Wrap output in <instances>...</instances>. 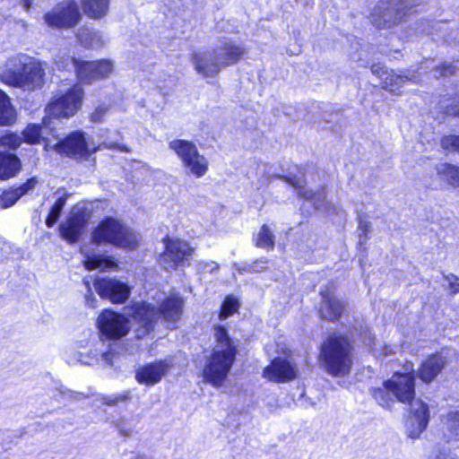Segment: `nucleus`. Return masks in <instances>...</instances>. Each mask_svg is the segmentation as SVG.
Segmentation results:
<instances>
[{
	"label": "nucleus",
	"mask_w": 459,
	"mask_h": 459,
	"mask_svg": "<svg viewBox=\"0 0 459 459\" xmlns=\"http://www.w3.org/2000/svg\"><path fill=\"white\" fill-rule=\"evenodd\" d=\"M215 345L203 369L206 383L214 387L221 386L236 359L237 349L225 327L218 325L214 329Z\"/></svg>",
	"instance_id": "1"
},
{
	"label": "nucleus",
	"mask_w": 459,
	"mask_h": 459,
	"mask_svg": "<svg viewBox=\"0 0 459 459\" xmlns=\"http://www.w3.org/2000/svg\"><path fill=\"white\" fill-rule=\"evenodd\" d=\"M320 359L330 375H347L352 365L351 345L349 340L335 333L328 335L321 345Z\"/></svg>",
	"instance_id": "2"
},
{
	"label": "nucleus",
	"mask_w": 459,
	"mask_h": 459,
	"mask_svg": "<svg viewBox=\"0 0 459 459\" xmlns=\"http://www.w3.org/2000/svg\"><path fill=\"white\" fill-rule=\"evenodd\" d=\"M94 244H112L118 247L134 249L138 246L139 235L113 218L103 220L91 234Z\"/></svg>",
	"instance_id": "3"
},
{
	"label": "nucleus",
	"mask_w": 459,
	"mask_h": 459,
	"mask_svg": "<svg viewBox=\"0 0 459 459\" xmlns=\"http://www.w3.org/2000/svg\"><path fill=\"white\" fill-rule=\"evenodd\" d=\"M184 300L179 296H170L167 298L157 309L151 304L143 303L135 307V318L145 328V332L153 329L154 324L160 316L168 323H175L182 316Z\"/></svg>",
	"instance_id": "4"
},
{
	"label": "nucleus",
	"mask_w": 459,
	"mask_h": 459,
	"mask_svg": "<svg viewBox=\"0 0 459 459\" xmlns=\"http://www.w3.org/2000/svg\"><path fill=\"white\" fill-rule=\"evenodd\" d=\"M82 100L83 90L82 86L74 84L67 90H58L45 110L49 117L68 118L78 112L82 107Z\"/></svg>",
	"instance_id": "5"
},
{
	"label": "nucleus",
	"mask_w": 459,
	"mask_h": 459,
	"mask_svg": "<svg viewBox=\"0 0 459 459\" xmlns=\"http://www.w3.org/2000/svg\"><path fill=\"white\" fill-rule=\"evenodd\" d=\"M411 9L409 0H381L371 13V21L379 29L391 28L401 22Z\"/></svg>",
	"instance_id": "6"
},
{
	"label": "nucleus",
	"mask_w": 459,
	"mask_h": 459,
	"mask_svg": "<svg viewBox=\"0 0 459 459\" xmlns=\"http://www.w3.org/2000/svg\"><path fill=\"white\" fill-rule=\"evenodd\" d=\"M194 251L195 248L186 240L168 238L165 250L159 257V264L167 271L186 266L190 264Z\"/></svg>",
	"instance_id": "7"
},
{
	"label": "nucleus",
	"mask_w": 459,
	"mask_h": 459,
	"mask_svg": "<svg viewBox=\"0 0 459 459\" xmlns=\"http://www.w3.org/2000/svg\"><path fill=\"white\" fill-rule=\"evenodd\" d=\"M82 19L79 6L74 0H64L44 15L45 22L56 29H71Z\"/></svg>",
	"instance_id": "8"
},
{
	"label": "nucleus",
	"mask_w": 459,
	"mask_h": 459,
	"mask_svg": "<svg viewBox=\"0 0 459 459\" xmlns=\"http://www.w3.org/2000/svg\"><path fill=\"white\" fill-rule=\"evenodd\" d=\"M54 149L59 154L74 159H81L97 152L100 149V146H91L86 140L85 134L83 132L74 131L56 143L54 145Z\"/></svg>",
	"instance_id": "9"
},
{
	"label": "nucleus",
	"mask_w": 459,
	"mask_h": 459,
	"mask_svg": "<svg viewBox=\"0 0 459 459\" xmlns=\"http://www.w3.org/2000/svg\"><path fill=\"white\" fill-rule=\"evenodd\" d=\"M385 385L398 402L411 404L415 401V383L411 376L395 372L390 379L385 381Z\"/></svg>",
	"instance_id": "10"
},
{
	"label": "nucleus",
	"mask_w": 459,
	"mask_h": 459,
	"mask_svg": "<svg viewBox=\"0 0 459 459\" xmlns=\"http://www.w3.org/2000/svg\"><path fill=\"white\" fill-rule=\"evenodd\" d=\"M98 325L102 333L112 339L123 337L130 329L129 321L111 310H105L99 316Z\"/></svg>",
	"instance_id": "11"
},
{
	"label": "nucleus",
	"mask_w": 459,
	"mask_h": 459,
	"mask_svg": "<svg viewBox=\"0 0 459 459\" xmlns=\"http://www.w3.org/2000/svg\"><path fill=\"white\" fill-rule=\"evenodd\" d=\"M172 366L171 359L145 364L135 370V380L141 385L152 386L161 381Z\"/></svg>",
	"instance_id": "12"
},
{
	"label": "nucleus",
	"mask_w": 459,
	"mask_h": 459,
	"mask_svg": "<svg viewBox=\"0 0 459 459\" xmlns=\"http://www.w3.org/2000/svg\"><path fill=\"white\" fill-rule=\"evenodd\" d=\"M74 61L78 78L85 83H92L95 81L107 78L113 71L112 63L108 60L81 63Z\"/></svg>",
	"instance_id": "13"
},
{
	"label": "nucleus",
	"mask_w": 459,
	"mask_h": 459,
	"mask_svg": "<svg viewBox=\"0 0 459 459\" xmlns=\"http://www.w3.org/2000/svg\"><path fill=\"white\" fill-rule=\"evenodd\" d=\"M94 286L102 299H108L113 303H124L129 297L128 285L117 279H97Z\"/></svg>",
	"instance_id": "14"
},
{
	"label": "nucleus",
	"mask_w": 459,
	"mask_h": 459,
	"mask_svg": "<svg viewBox=\"0 0 459 459\" xmlns=\"http://www.w3.org/2000/svg\"><path fill=\"white\" fill-rule=\"evenodd\" d=\"M428 405L420 400L411 403V413L406 420L405 428L409 437L415 439L426 429L429 423Z\"/></svg>",
	"instance_id": "15"
},
{
	"label": "nucleus",
	"mask_w": 459,
	"mask_h": 459,
	"mask_svg": "<svg viewBox=\"0 0 459 459\" xmlns=\"http://www.w3.org/2000/svg\"><path fill=\"white\" fill-rule=\"evenodd\" d=\"M298 368L294 363L283 358H275L264 368L263 376L270 381L283 383L298 377Z\"/></svg>",
	"instance_id": "16"
},
{
	"label": "nucleus",
	"mask_w": 459,
	"mask_h": 459,
	"mask_svg": "<svg viewBox=\"0 0 459 459\" xmlns=\"http://www.w3.org/2000/svg\"><path fill=\"white\" fill-rule=\"evenodd\" d=\"M282 178H284L288 184L296 188L299 197L313 201L315 209L329 212L330 209L333 207L331 204L326 202L324 188L318 192H314L311 189L305 188L306 182L303 177L291 176L282 177Z\"/></svg>",
	"instance_id": "17"
},
{
	"label": "nucleus",
	"mask_w": 459,
	"mask_h": 459,
	"mask_svg": "<svg viewBox=\"0 0 459 459\" xmlns=\"http://www.w3.org/2000/svg\"><path fill=\"white\" fill-rule=\"evenodd\" d=\"M31 57L25 54H19L10 57L0 73L1 81L13 87H18Z\"/></svg>",
	"instance_id": "18"
},
{
	"label": "nucleus",
	"mask_w": 459,
	"mask_h": 459,
	"mask_svg": "<svg viewBox=\"0 0 459 459\" xmlns=\"http://www.w3.org/2000/svg\"><path fill=\"white\" fill-rule=\"evenodd\" d=\"M221 68L233 65L245 54V48L231 40H223L212 49Z\"/></svg>",
	"instance_id": "19"
},
{
	"label": "nucleus",
	"mask_w": 459,
	"mask_h": 459,
	"mask_svg": "<svg viewBox=\"0 0 459 459\" xmlns=\"http://www.w3.org/2000/svg\"><path fill=\"white\" fill-rule=\"evenodd\" d=\"M86 221L85 212L79 208H74L66 221L59 226L61 236L70 242L77 241Z\"/></svg>",
	"instance_id": "20"
},
{
	"label": "nucleus",
	"mask_w": 459,
	"mask_h": 459,
	"mask_svg": "<svg viewBox=\"0 0 459 459\" xmlns=\"http://www.w3.org/2000/svg\"><path fill=\"white\" fill-rule=\"evenodd\" d=\"M45 75L46 74L42 64L31 57L17 88L28 91L40 89L44 84Z\"/></svg>",
	"instance_id": "21"
},
{
	"label": "nucleus",
	"mask_w": 459,
	"mask_h": 459,
	"mask_svg": "<svg viewBox=\"0 0 459 459\" xmlns=\"http://www.w3.org/2000/svg\"><path fill=\"white\" fill-rule=\"evenodd\" d=\"M191 61L203 77H215L221 71L212 50L194 53Z\"/></svg>",
	"instance_id": "22"
},
{
	"label": "nucleus",
	"mask_w": 459,
	"mask_h": 459,
	"mask_svg": "<svg viewBox=\"0 0 459 459\" xmlns=\"http://www.w3.org/2000/svg\"><path fill=\"white\" fill-rule=\"evenodd\" d=\"M447 364V359L441 353L429 356L418 369L417 375L424 383L432 382Z\"/></svg>",
	"instance_id": "23"
},
{
	"label": "nucleus",
	"mask_w": 459,
	"mask_h": 459,
	"mask_svg": "<svg viewBox=\"0 0 459 459\" xmlns=\"http://www.w3.org/2000/svg\"><path fill=\"white\" fill-rule=\"evenodd\" d=\"M320 294L322 296L319 307L321 317L329 321L337 320L344 310V302L329 291H321Z\"/></svg>",
	"instance_id": "24"
},
{
	"label": "nucleus",
	"mask_w": 459,
	"mask_h": 459,
	"mask_svg": "<svg viewBox=\"0 0 459 459\" xmlns=\"http://www.w3.org/2000/svg\"><path fill=\"white\" fill-rule=\"evenodd\" d=\"M37 183L36 178H31L18 187L4 191L0 195V210L13 206L22 195L32 191Z\"/></svg>",
	"instance_id": "25"
},
{
	"label": "nucleus",
	"mask_w": 459,
	"mask_h": 459,
	"mask_svg": "<svg viewBox=\"0 0 459 459\" xmlns=\"http://www.w3.org/2000/svg\"><path fill=\"white\" fill-rule=\"evenodd\" d=\"M20 159L13 153L0 150V179L7 180L15 177L21 170Z\"/></svg>",
	"instance_id": "26"
},
{
	"label": "nucleus",
	"mask_w": 459,
	"mask_h": 459,
	"mask_svg": "<svg viewBox=\"0 0 459 459\" xmlns=\"http://www.w3.org/2000/svg\"><path fill=\"white\" fill-rule=\"evenodd\" d=\"M16 119L17 113L11 102V98L0 90V126H13Z\"/></svg>",
	"instance_id": "27"
},
{
	"label": "nucleus",
	"mask_w": 459,
	"mask_h": 459,
	"mask_svg": "<svg viewBox=\"0 0 459 459\" xmlns=\"http://www.w3.org/2000/svg\"><path fill=\"white\" fill-rule=\"evenodd\" d=\"M169 146L176 152L183 165L198 152L195 144L187 140L176 139L171 141Z\"/></svg>",
	"instance_id": "28"
},
{
	"label": "nucleus",
	"mask_w": 459,
	"mask_h": 459,
	"mask_svg": "<svg viewBox=\"0 0 459 459\" xmlns=\"http://www.w3.org/2000/svg\"><path fill=\"white\" fill-rule=\"evenodd\" d=\"M83 13L91 19L104 17L109 6V0H81Z\"/></svg>",
	"instance_id": "29"
},
{
	"label": "nucleus",
	"mask_w": 459,
	"mask_h": 459,
	"mask_svg": "<svg viewBox=\"0 0 459 459\" xmlns=\"http://www.w3.org/2000/svg\"><path fill=\"white\" fill-rule=\"evenodd\" d=\"M438 177L447 184L459 187V167L449 163H439L436 166Z\"/></svg>",
	"instance_id": "30"
},
{
	"label": "nucleus",
	"mask_w": 459,
	"mask_h": 459,
	"mask_svg": "<svg viewBox=\"0 0 459 459\" xmlns=\"http://www.w3.org/2000/svg\"><path fill=\"white\" fill-rule=\"evenodd\" d=\"M85 257L84 264L89 270L100 269V271H108L117 267L116 263L111 256L91 255H86Z\"/></svg>",
	"instance_id": "31"
},
{
	"label": "nucleus",
	"mask_w": 459,
	"mask_h": 459,
	"mask_svg": "<svg viewBox=\"0 0 459 459\" xmlns=\"http://www.w3.org/2000/svg\"><path fill=\"white\" fill-rule=\"evenodd\" d=\"M207 159L199 153V152L183 166L192 175L196 178H202L208 170Z\"/></svg>",
	"instance_id": "32"
},
{
	"label": "nucleus",
	"mask_w": 459,
	"mask_h": 459,
	"mask_svg": "<svg viewBox=\"0 0 459 459\" xmlns=\"http://www.w3.org/2000/svg\"><path fill=\"white\" fill-rule=\"evenodd\" d=\"M77 38L85 48H98L103 45L100 34L86 27H82L78 30Z\"/></svg>",
	"instance_id": "33"
},
{
	"label": "nucleus",
	"mask_w": 459,
	"mask_h": 459,
	"mask_svg": "<svg viewBox=\"0 0 459 459\" xmlns=\"http://www.w3.org/2000/svg\"><path fill=\"white\" fill-rule=\"evenodd\" d=\"M274 239L275 237L273 233L266 224H264L257 236L255 238V242L257 247L272 250L274 247Z\"/></svg>",
	"instance_id": "34"
},
{
	"label": "nucleus",
	"mask_w": 459,
	"mask_h": 459,
	"mask_svg": "<svg viewBox=\"0 0 459 459\" xmlns=\"http://www.w3.org/2000/svg\"><path fill=\"white\" fill-rule=\"evenodd\" d=\"M45 126L39 124H30L22 131V136L23 142L30 144H36L40 142L42 138L43 129Z\"/></svg>",
	"instance_id": "35"
},
{
	"label": "nucleus",
	"mask_w": 459,
	"mask_h": 459,
	"mask_svg": "<svg viewBox=\"0 0 459 459\" xmlns=\"http://www.w3.org/2000/svg\"><path fill=\"white\" fill-rule=\"evenodd\" d=\"M409 80L411 79L408 76L397 74L391 71L384 79V88L396 93L403 84Z\"/></svg>",
	"instance_id": "36"
},
{
	"label": "nucleus",
	"mask_w": 459,
	"mask_h": 459,
	"mask_svg": "<svg viewBox=\"0 0 459 459\" xmlns=\"http://www.w3.org/2000/svg\"><path fill=\"white\" fill-rule=\"evenodd\" d=\"M23 143L22 134L17 133H6L0 137V150L8 149L15 151Z\"/></svg>",
	"instance_id": "37"
},
{
	"label": "nucleus",
	"mask_w": 459,
	"mask_h": 459,
	"mask_svg": "<svg viewBox=\"0 0 459 459\" xmlns=\"http://www.w3.org/2000/svg\"><path fill=\"white\" fill-rule=\"evenodd\" d=\"M131 400V392L129 390L124 391L120 394L111 395H102L100 401L108 406H117L119 403H125Z\"/></svg>",
	"instance_id": "38"
},
{
	"label": "nucleus",
	"mask_w": 459,
	"mask_h": 459,
	"mask_svg": "<svg viewBox=\"0 0 459 459\" xmlns=\"http://www.w3.org/2000/svg\"><path fill=\"white\" fill-rule=\"evenodd\" d=\"M65 203H66L65 196H61L56 201V203L54 204V205L52 206V208L48 213V216L46 219V225L48 228L53 227L54 224L56 222Z\"/></svg>",
	"instance_id": "39"
},
{
	"label": "nucleus",
	"mask_w": 459,
	"mask_h": 459,
	"mask_svg": "<svg viewBox=\"0 0 459 459\" xmlns=\"http://www.w3.org/2000/svg\"><path fill=\"white\" fill-rule=\"evenodd\" d=\"M372 395L374 399L377 402V403L382 407H389L391 402L394 401V396L392 395L391 392L386 388L385 383L383 384L382 388L373 389Z\"/></svg>",
	"instance_id": "40"
},
{
	"label": "nucleus",
	"mask_w": 459,
	"mask_h": 459,
	"mask_svg": "<svg viewBox=\"0 0 459 459\" xmlns=\"http://www.w3.org/2000/svg\"><path fill=\"white\" fill-rule=\"evenodd\" d=\"M447 429L449 440H459V412H450L447 416Z\"/></svg>",
	"instance_id": "41"
},
{
	"label": "nucleus",
	"mask_w": 459,
	"mask_h": 459,
	"mask_svg": "<svg viewBox=\"0 0 459 459\" xmlns=\"http://www.w3.org/2000/svg\"><path fill=\"white\" fill-rule=\"evenodd\" d=\"M238 308V301L237 299L233 298L232 296H229L224 300L221 313H220V319L224 320L228 318L230 316H231L234 312H236Z\"/></svg>",
	"instance_id": "42"
},
{
	"label": "nucleus",
	"mask_w": 459,
	"mask_h": 459,
	"mask_svg": "<svg viewBox=\"0 0 459 459\" xmlns=\"http://www.w3.org/2000/svg\"><path fill=\"white\" fill-rule=\"evenodd\" d=\"M441 147L446 151L459 152V135H445L440 141Z\"/></svg>",
	"instance_id": "43"
},
{
	"label": "nucleus",
	"mask_w": 459,
	"mask_h": 459,
	"mask_svg": "<svg viewBox=\"0 0 459 459\" xmlns=\"http://www.w3.org/2000/svg\"><path fill=\"white\" fill-rule=\"evenodd\" d=\"M268 261L265 258L256 260L252 264H247L243 268L239 267L238 270L239 273L247 272L249 273H260L266 269Z\"/></svg>",
	"instance_id": "44"
},
{
	"label": "nucleus",
	"mask_w": 459,
	"mask_h": 459,
	"mask_svg": "<svg viewBox=\"0 0 459 459\" xmlns=\"http://www.w3.org/2000/svg\"><path fill=\"white\" fill-rule=\"evenodd\" d=\"M108 111V107L105 105L98 106L95 110L91 114L90 119L93 123H100L103 121L104 117Z\"/></svg>",
	"instance_id": "45"
},
{
	"label": "nucleus",
	"mask_w": 459,
	"mask_h": 459,
	"mask_svg": "<svg viewBox=\"0 0 459 459\" xmlns=\"http://www.w3.org/2000/svg\"><path fill=\"white\" fill-rule=\"evenodd\" d=\"M197 267L201 273H214L219 270L220 265L214 261H201L197 264Z\"/></svg>",
	"instance_id": "46"
},
{
	"label": "nucleus",
	"mask_w": 459,
	"mask_h": 459,
	"mask_svg": "<svg viewBox=\"0 0 459 459\" xmlns=\"http://www.w3.org/2000/svg\"><path fill=\"white\" fill-rule=\"evenodd\" d=\"M117 429L118 430L119 434L124 437H130L133 433V428L126 422L123 420H118L115 424Z\"/></svg>",
	"instance_id": "47"
},
{
	"label": "nucleus",
	"mask_w": 459,
	"mask_h": 459,
	"mask_svg": "<svg viewBox=\"0 0 459 459\" xmlns=\"http://www.w3.org/2000/svg\"><path fill=\"white\" fill-rule=\"evenodd\" d=\"M445 278L448 281L450 291L454 294L459 293V278L452 273Z\"/></svg>",
	"instance_id": "48"
},
{
	"label": "nucleus",
	"mask_w": 459,
	"mask_h": 459,
	"mask_svg": "<svg viewBox=\"0 0 459 459\" xmlns=\"http://www.w3.org/2000/svg\"><path fill=\"white\" fill-rule=\"evenodd\" d=\"M439 76H450L455 74V67L450 63H444L441 66L437 69Z\"/></svg>",
	"instance_id": "49"
},
{
	"label": "nucleus",
	"mask_w": 459,
	"mask_h": 459,
	"mask_svg": "<svg viewBox=\"0 0 459 459\" xmlns=\"http://www.w3.org/2000/svg\"><path fill=\"white\" fill-rule=\"evenodd\" d=\"M360 336L365 345L371 347L374 344V336L367 327L360 331Z\"/></svg>",
	"instance_id": "50"
},
{
	"label": "nucleus",
	"mask_w": 459,
	"mask_h": 459,
	"mask_svg": "<svg viewBox=\"0 0 459 459\" xmlns=\"http://www.w3.org/2000/svg\"><path fill=\"white\" fill-rule=\"evenodd\" d=\"M372 74L377 75L378 77H382L384 74H387L386 68L381 64H376L371 66Z\"/></svg>",
	"instance_id": "51"
},
{
	"label": "nucleus",
	"mask_w": 459,
	"mask_h": 459,
	"mask_svg": "<svg viewBox=\"0 0 459 459\" xmlns=\"http://www.w3.org/2000/svg\"><path fill=\"white\" fill-rule=\"evenodd\" d=\"M446 112L448 116L459 117V102H454L452 105L448 106Z\"/></svg>",
	"instance_id": "52"
},
{
	"label": "nucleus",
	"mask_w": 459,
	"mask_h": 459,
	"mask_svg": "<svg viewBox=\"0 0 459 459\" xmlns=\"http://www.w3.org/2000/svg\"><path fill=\"white\" fill-rule=\"evenodd\" d=\"M102 145L107 148V149H110V150H113V149H117L121 152H128V148L126 146V145H120L118 143H103Z\"/></svg>",
	"instance_id": "53"
},
{
	"label": "nucleus",
	"mask_w": 459,
	"mask_h": 459,
	"mask_svg": "<svg viewBox=\"0 0 459 459\" xmlns=\"http://www.w3.org/2000/svg\"><path fill=\"white\" fill-rule=\"evenodd\" d=\"M86 284H87V288H88V293L85 295V299H86L87 305L91 307H95L94 302L96 301L95 297L89 286V282H86Z\"/></svg>",
	"instance_id": "54"
},
{
	"label": "nucleus",
	"mask_w": 459,
	"mask_h": 459,
	"mask_svg": "<svg viewBox=\"0 0 459 459\" xmlns=\"http://www.w3.org/2000/svg\"><path fill=\"white\" fill-rule=\"evenodd\" d=\"M401 375H409L411 376L414 378V368L413 364L411 362H407L403 366V371L400 372Z\"/></svg>",
	"instance_id": "55"
},
{
	"label": "nucleus",
	"mask_w": 459,
	"mask_h": 459,
	"mask_svg": "<svg viewBox=\"0 0 459 459\" xmlns=\"http://www.w3.org/2000/svg\"><path fill=\"white\" fill-rule=\"evenodd\" d=\"M102 359L105 361L108 365H112V359L114 357V354L111 352H105L102 354Z\"/></svg>",
	"instance_id": "56"
},
{
	"label": "nucleus",
	"mask_w": 459,
	"mask_h": 459,
	"mask_svg": "<svg viewBox=\"0 0 459 459\" xmlns=\"http://www.w3.org/2000/svg\"><path fill=\"white\" fill-rule=\"evenodd\" d=\"M33 1L34 0H21V4L28 12L30 9Z\"/></svg>",
	"instance_id": "57"
},
{
	"label": "nucleus",
	"mask_w": 459,
	"mask_h": 459,
	"mask_svg": "<svg viewBox=\"0 0 459 459\" xmlns=\"http://www.w3.org/2000/svg\"><path fill=\"white\" fill-rule=\"evenodd\" d=\"M57 391L60 393L61 395L65 396V395H68L70 394L72 392L66 388H64L63 386H61L60 388L57 389Z\"/></svg>",
	"instance_id": "58"
},
{
	"label": "nucleus",
	"mask_w": 459,
	"mask_h": 459,
	"mask_svg": "<svg viewBox=\"0 0 459 459\" xmlns=\"http://www.w3.org/2000/svg\"><path fill=\"white\" fill-rule=\"evenodd\" d=\"M134 319L139 323L140 326L142 327V330H138V333H139L138 334H145V333H147V332H145L146 330H145V328L143 326V325L139 322V320H137V319L135 318V312L134 313ZM151 330H152V329H150V330L148 331V333H149Z\"/></svg>",
	"instance_id": "59"
},
{
	"label": "nucleus",
	"mask_w": 459,
	"mask_h": 459,
	"mask_svg": "<svg viewBox=\"0 0 459 459\" xmlns=\"http://www.w3.org/2000/svg\"><path fill=\"white\" fill-rule=\"evenodd\" d=\"M131 459H152V458L145 455H136L134 457H132Z\"/></svg>",
	"instance_id": "60"
},
{
	"label": "nucleus",
	"mask_w": 459,
	"mask_h": 459,
	"mask_svg": "<svg viewBox=\"0 0 459 459\" xmlns=\"http://www.w3.org/2000/svg\"><path fill=\"white\" fill-rule=\"evenodd\" d=\"M393 352H394V351H393V349H392L391 347H387V346H385V347L384 348V354H385V355H387V354H389V353H393Z\"/></svg>",
	"instance_id": "61"
},
{
	"label": "nucleus",
	"mask_w": 459,
	"mask_h": 459,
	"mask_svg": "<svg viewBox=\"0 0 459 459\" xmlns=\"http://www.w3.org/2000/svg\"><path fill=\"white\" fill-rule=\"evenodd\" d=\"M359 227L361 228V230L366 232L368 230V224L365 222V223H362L360 222L359 223Z\"/></svg>",
	"instance_id": "62"
},
{
	"label": "nucleus",
	"mask_w": 459,
	"mask_h": 459,
	"mask_svg": "<svg viewBox=\"0 0 459 459\" xmlns=\"http://www.w3.org/2000/svg\"><path fill=\"white\" fill-rule=\"evenodd\" d=\"M18 22H19V23L21 24V26H22V28H24V29H26V28H27V26H28L27 22H26L25 21H23V20H21V21H19Z\"/></svg>",
	"instance_id": "63"
}]
</instances>
